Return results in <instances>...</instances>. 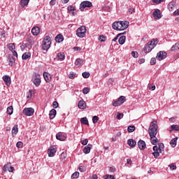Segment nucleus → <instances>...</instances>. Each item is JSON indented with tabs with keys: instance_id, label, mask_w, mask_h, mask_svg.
<instances>
[{
	"instance_id": "2f4dec72",
	"label": "nucleus",
	"mask_w": 179,
	"mask_h": 179,
	"mask_svg": "<svg viewBox=\"0 0 179 179\" xmlns=\"http://www.w3.org/2000/svg\"><path fill=\"white\" fill-rule=\"evenodd\" d=\"M30 0H21L20 4L22 8H24V6H27L29 5V2Z\"/></svg>"
},
{
	"instance_id": "864d4df0",
	"label": "nucleus",
	"mask_w": 179,
	"mask_h": 179,
	"mask_svg": "<svg viewBox=\"0 0 179 179\" xmlns=\"http://www.w3.org/2000/svg\"><path fill=\"white\" fill-rule=\"evenodd\" d=\"M97 121H99V117H97L96 115L92 117V122H93V124H96Z\"/></svg>"
},
{
	"instance_id": "473e14b6",
	"label": "nucleus",
	"mask_w": 179,
	"mask_h": 179,
	"mask_svg": "<svg viewBox=\"0 0 179 179\" xmlns=\"http://www.w3.org/2000/svg\"><path fill=\"white\" fill-rule=\"evenodd\" d=\"M150 141L152 145H157V143H159V139H157L156 136H155V137H153L152 138H150Z\"/></svg>"
},
{
	"instance_id": "7ed1b4c3",
	"label": "nucleus",
	"mask_w": 179,
	"mask_h": 179,
	"mask_svg": "<svg viewBox=\"0 0 179 179\" xmlns=\"http://www.w3.org/2000/svg\"><path fill=\"white\" fill-rule=\"evenodd\" d=\"M51 47V38L50 36H45L43 41V50L47 51Z\"/></svg>"
},
{
	"instance_id": "412c9836",
	"label": "nucleus",
	"mask_w": 179,
	"mask_h": 179,
	"mask_svg": "<svg viewBox=\"0 0 179 179\" xmlns=\"http://www.w3.org/2000/svg\"><path fill=\"white\" fill-rule=\"evenodd\" d=\"M56 138L58 141H65L66 139V137L64 136L62 133H58L56 135Z\"/></svg>"
},
{
	"instance_id": "423d86ee",
	"label": "nucleus",
	"mask_w": 179,
	"mask_h": 179,
	"mask_svg": "<svg viewBox=\"0 0 179 179\" xmlns=\"http://www.w3.org/2000/svg\"><path fill=\"white\" fill-rule=\"evenodd\" d=\"M23 114L28 117H31V115H33L34 114V109L33 108H25L23 111Z\"/></svg>"
},
{
	"instance_id": "e433bc0d",
	"label": "nucleus",
	"mask_w": 179,
	"mask_h": 179,
	"mask_svg": "<svg viewBox=\"0 0 179 179\" xmlns=\"http://www.w3.org/2000/svg\"><path fill=\"white\" fill-rule=\"evenodd\" d=\"M178 50H179V43H176L171 48V51H178Z\"/></svg>"
},
{
	"instance_id": "dca6fc26",
	"label": "nucleus",
	"mask_w": 179,
	"mask_h": 179,
	"mask_svg": "<svg viewBox=\"0 0 179 179\" xmlns=\"http://www.w3.org/2000/svg\"><path fill=\"white\" fill-rule=\"evenodd\" d=\"M3 80L5 82L6 86L10 85L11 80H10V77H9V76H3Z\"/></svg>"
},
{
	"instance_id": "3c124183",
	"label": "nucleus",
	"mask_w": 179,
	"mask_h": 179,
	"mask_svg": "<svg viewBox=\"0 0 179 179\" xmlns=\"http://www.w3.org/2000/svg\"><path fill=\"white\" fill-rule=\"evenodd\" d=\"M89 92H90V89H89V87H85L83 90V94H87V93H89Z\"/></svg>"
},
{
	"instance_id": "0eeeda50",
	"label": "nucleus",
	"mask_w": 179,
	"mask_h": 179,
	"mask_svg": "<svg viewBox=\"0 0 179 179\" xmlns=\"http://www.w3.org/2000/svg\"><path fill=\"white\" fill-rule=\"evenodd\" d=\"M157 59L159 61H162V59H165V58H167V53L164 51H160L157 54L156 57Z\"/></svg>"
},
{
	"instance_id": "e2e57ef3",
	"label": "nucleus",
	"mask_w": 179,
	"mask_h": 179,
	"mask_svg": "<svg viewBox=\"0 0 179 179\" xmlns=\"http://www.w3.org/2000/svg\"><path fill=\"white\" fill-rule=\"evenodd\" d=\"M156 64V58L152 57L150 60V65H155Z\"/></svg>"
},
{
	"instance_id": "f03ea898",
	"label": "nucleus",
	"mask_w": 179,
	"mask_h": 179,
	"mask_svg": "<svg viewBox=\"0 0 179 179\" xmlns=\"http://www.w3.org/2000/svg\"><path fill=\"white\" fill-rule=\"evenodd\" d=\"M163 149H164V144L162 143L159 144V147L157 145L153 147L154 152L152 155L155 159H157V157L160 156V153H162V150H163Z\"/></svg>"
},
{
	"instance_id": "cd10ccee",
	"label": "nucleus",
	"mask_w": 179,
	"mask_h": 179,
	"mask_svg": "<svg viewBox=\"0 0 179 179\" xmlns=\"http://www.w3.org/2000/svg\"><path fill=\"white\" fill-rule=\"evenodd\" d=\"M126 39H127V37L125 36H120L119 40H118L119 44L122 45V44H124L125 43Z\"/></svg>"
},
{
	"instance_id": "09e8293b",
	"label": "nucleus",
	"mask_w": 179,
	"mask_h": 179,
	"mask_svg": "<svg viewBox=\"0 0 179 179\" xmlns=\"http://www.w3.org/2000/svg\"><path fill=\"white\" fill-rule=\"evenodd\" d=\"M112 27L114 30H118V22H113Z\"/></svg>"
},
{
	"instance_id": "c9c22d12",
	"label": "nucleus",
	"mask_w": 179,
	"mask_h": 179,
	"mask_svg": "<svg viewBox=\"0 0 179 179\" xmlns=\"http://www.w3.org/2000/svg\"><path fill=\"white\" fill-rule=\"evenodd\" d=\"M27 43L29 44L30 45V48H31V45H33V44H34V40L33 39L32 37H28L27 39Z\"/></svg>"
},
{
	"instance_id": "f3484780",
	"label": "nucleus",
	"mask_w": 179,
	"mask_h": 179,
	"mask_svg": "<svg viewBox=\"0 0 179 179\" xmlns=\"http://www.w3.org/2000/svg\"><path fill=\"white\" fill-rule=\"evenodd\" d=\"M127 145H129L130 148H135V146H136V141H135L134 139H129L127 141Z\"/></svg>"
},
{
	"instance_id": "f8f14e48",
	"label": "nucleus",
	"mask_w": 179,
	"mask_h": 179,
	"mask_svg": "<svg viewBox=\"0 0 179 179\" xmlns=\"http://www.w3.org/2000/svg\"><path fill=\"white\" fill-rule=\"evenodd\" d=\"M138 146L141 150H145L146 149V143L143 140H140L138 142Z\"/></svg>"
},
{
	"instance_id": "4468645a",
	"label": "nucleus",
	"mask_w": 179,
	"mask_h": 179,
	"mask_svg": "<svg viewBox=\"0 0 179 179\" xmlns=\"http://www.w3.org/2000/svg\"><path fill=\"white\" fill-rule=\"evenodd\" d=\"M43 78L48 83H50L52 78H51V74L48 73V72H44L43 73Z\"/></svg>"
},
{
	"instance_id": "6e6d98bb",
	"label": "nucleus",
	"mask_w": 179,
	"mask_h": 179,
	"mask_svg": "<svg viewBox=\"0 0 179 179\" xmlns=\"http://www.w3.org/2000/svg\"><path fill=\"white\" fill-rule=\"evenodd\" d=\"M33 96V90H30L27 94V99H31V96Z\"/></svg>"
},
{
	"instance_id": "a211bd4d",
	"label": "nucleus",
	"mask_w": 179,
	"mask_h": 179,
	"mask_svg": "<svg viewBox=\"0 0 179 179\" xmlns=\"http://www.w3.org/2000/svg\"><path fill=\"white\" fill-rule=\"evenodd\" d=\"M55 40L56 43H62L64 41V36L62 34H58L55 38Z\"/></svg>"
},
{
	"instance_id": "4c0bfd02",
	"label": "nucleus",
	"mask_w": 179,
	"mask_h": 179,
	"mask_svg": "<svg viewBox=\"0 0 179 179\" xmlns=\"http://www.w3.org/2000/svg\"><path fill=\"white\" fill-rule=\"evenodd\" d=\"M7 114H8V115L13 114V106H8L7 108Z\"/></svg>"
},
{
	"instance_id": "774afa93",
	"label": "nucleus",
	"mask_w": 179,
	"mask_h": 179,
	"mask_svg": "<svg viewBox=\"0 0 179 179\" xmlns=\"http://www.w3.org/2000/svg\"><path fill=\"white\" fill-rule=\"evenodd\" d=\"M173 15L175 16H179V9L174 11Z\"/></svg>"
},
{
	"instance_id": "a878e982",
	"label": "nucleus",
	"mask_w": 179,
	"mask_h": 179,
	"mask_svg": "<svg viewBox=\"0 0 179 179\" xmlns=\"http://www.w3.org/2000/svg\"><path fill=\"white\" fill-rule=\"evenodd\" d=\"M12 134L13 135H17V132H19V129L17 128V124H15L14 127L12 129Z\"/></svg>"
},
{
	"instance_id": "f704fd0d",
	"label": "nucleus",
	"mask_w": 179,
	"mask_h": 179,
	"mask_svg": "<svg viewBox=\"0 0 179 179\" xmlns=\"http://www.w3.org/2000/svg\"><path fill=\"white\" fill-rule=\"evenodd\" d=\"M81 124L84 125H89V120H87V117H83L80 119Z\"/></svg>"
},
{
	"instance_id": "5fc2aeb1",
	"label": "nucleus",
	"mask_w": 179,
	"mask_h": 179,
	"mask_svg": "<svg viewBox=\"0 0 179 179\" xmlns=\"http://www.w3.org/2000/svg\"><path fill=\"white\" fill-rule=\"evenodd\" d=\"M118 100L120 101L122 104H123V103L125 101V96H121L118 98Z\"/></svg>"
},
{
	"instance_id": "69168bd1",
	"label": "nucleus",
	"mask_w": 179,
	"mask_h": 179,
	"mask_svg": "<svg viewBox=\"0 0 179 179\" xmlns=\"http://www.w3.org/2000/svg\"><path fill=\"white\" fill-rule=\"evenodd\" d=\"M131 55H132V57H134V58H138V52H135V51L131 52Z\"/></svg>"
},
{
	"instance_id": "39448f33",
	"label": "nucleus",
	"mask_w": 179,
	"mask_h": 179,
	"mask_svg": "<svg viewBox=\"0 0 179 179\" xmlns=\"http://www.w3.org/2000/svg\"><path fill=\"white\" fill-rule=\"evenodd\" d=\"M92 6H93V4L92 3V2L89 1H85L80 4V10L82 12H83L85 8H92Z\"/></svg>"
},
{
	"instance_id": "b1692460",
	"label": "nucleus",
	"mask_w": 179,
	"mask_h": 179,
	"mask_svg": "<svg viewBox=\"0 0 179 179\" xmlns=\"http://www.w3.org/2000/svg\"><path fill=\"white\" fill-rule=\"evenodd\" d=\"M75 65L76 66H82V65H83V59H77L75 62Z\"/></svg>"
},
{
	"instance_id": "de8ad7c7",
	"label": "nucleus",
	"mask_w": 179,
	"mask_h": 179,
	"mask_svg": "<svg viewBox=\"0 0 179 179\" xmlns=\"http://www.w3.org/2000/svg\"><path fill=\"white\" fill-rule=\"evenodd\" d=\"M83 77L85 78V79H87L90 76V73L89 72H84L83 73Z\"/></svg>"
},
{
	"instance_id": "bf43d9fd",
	"label": "nucleus",
	"mask_w": 179,
	"mask_h": 179,
	"mask_svg": "<svg viewBox=\"0 0 179 179\" xmlns=\"http://www.w3.org/2000/svg\"><path fill=\"white\" fill-rule=\"evenodd\" d=\"M104 179H115V178L113 175H106Z\"/></svg>"
},
{
	"instance_id": "5701e85b",
	"label": "nucleus",
	"mask_w": 179,
	"mask_h": 179,
	"mask_svg": "<svg viewBox=\"0 0 179 179\" xmlns=\"http://www.w3.org/2000/svg\"><path fill=\"white\" fill-rule=\"evenodd\" d=\"M91 149H92V145H88L84 148L83 152L85 155H89V153H90Z\"/></svg>"
},
{
	"instance_id": "338daca9",
	"label": "nucleus",
	"mask_w": 179,
	"mask_h": 179,
	"mask_svg": "<svg viewBox=\"0 0 179 179\" xmlns=\"http://www.w3.org/2000/svg\"><path fill=\"white\" fill-rule=\"evenodd\" d=\"M52 106L54 108H58V106H59L58 102L54 101L52 103Z\"/></svg>"
},
{
	"instance_id": "8fccbe9b",
	"label": "nucleus",
	"mask_w": 179,
	"mask_h": 179,
	"mask_svg": "<svg viewBox=\"0 0 179 179\" xmlns=\"http://www.w3.org/2000/svg\"><path fill=\"white\" fill-rule=\"evenodd\" d=\"M117 30H122V21L117 22Z\"/></svg>"
},
{
	"instance_id": "9d476101",
	"label": "nucleus",
	"mask_w": 179,
	"mask_h": 179,
	"mask_svg": "<svg viewBox=\"0 0 179 179\" xmlns=\"http://www.w3.org/2000/svg\"><path fill=\"white\" fill-rule=\"evenodd\" d=\"M55 153H57V150L55 148H54L53 147H50L48 150V154L49 157H54V156H55Z\"/></svg>"
},
{
	"instance_id": "4d7b16f0",
	"label": "nucleus",
	"mask_w": 179,
	"mask_h": 179,
	"mask_svg": "<svg viewBox=\"0 0 179 179\" xmlns=\"http://www.w3.org/2000/svg\"><path fill=\"white\" fill-rule=\"evenodd\" d=\"M169 167L171 170H177V166L174 164H171Z\"/></svg>"
},
{
	"instance_id": "6e6552de",
	"label": "nucleus",
	"mask_w": 179,
	"mask_h": 179,
	"mask_svg": "<svg viewBox=\"0 0 179 179\" xmlns=\"http://www.w3.org/2000/svg\"><path fill=\"white\" fill-rule=\"evenodd\" d=\"M33 83L35 85V86H36V87H38V86H40V84L41 83V77L40 76V74L35 75Z\"/></svg>"
},
{
	"instance_id": "c03bdc74",
	"label": "nucleus",
	"mask_w": 179,
	"mask_h": 179,
	"mask_svg": "<svg viewBox=\"0 0 179 179\" xmlns=\"http://www.w3.org/2000/svg\"><path fill=\"white\" fill-rule=\"evenodd\" d=\"M127 131L129 133L134 132V131H135V126H129L127 128Z\"/></svg>"
},
{
	"instance_id": "603ef678",
	"label": "nucleus",
	"mask_w": 179,
	"mask_h": 179,
	"mask_svg": "<svg viewBox=\"0 0 179 179\" xmlns=\"http://www.w3.org/2000/svg\"><path fill=\"white\" fill-rule=\"evenodd\" d=\"M16 146L18 148V149H20L23 148V143L22 141H18L16 144Z\"/></svg>"
},
{
	"instance_id": "6ab92c4d",
	"label": "nucleus",
	"mask_w": 179,
	"mask_h": 179,
	"mask_svg": "<svg viewBox=\"0 0 179 179\" xmlns=\"http://www.w3.org/2000/svg\"><path fill=\"white\" fill-rule=\"evenodd\" d=\"M55 115H57V110L55 109H52L49 113L50 119L54 120Z\"/></svg>"
},
{
	"instance_id": "9b49d317",
	"label": "nucleus",
	"mask_w": 179,
	"mask_h": 179,
	"mask_svg": "<svg viewBox=\"0 0 179 179\" xmlns=\"http://www.w3.org/2000/svg\"><path fill=\"white\" fill-rule=\"evenodd\" d=\"M159 43V41H157V39H153L151 41H149L148 43V44L150 46V48H151V50H153V48H155V47H156V45H157V43Z\"/></svg>"
},
{
	"instance_id": "393cba45",
	"label": "nucleus",
	"mask_w": 179,
	"mask_h": 179,
	"mask_svg": "<svg viewBox=\"0 0 179 179\" xmlns=\"http://www.w3.org/2000/svg\"><path fill=\"white\" fill-rule=\"evenodd\" d=\"M176 5V3L174 1H171L168 5V9L170 10V12H173L174 10V6Z\"/></svg>"
},
{
	"instance_id": "1a4fd4ad",
	"label": "nucleus",
	"mask_w": 179,
	"mask_h": 179,
	"mask_svg": "<svg viewBox=\"0 0 179 179\" xmlns=\"http://www.w3.org/2000/svg\"><path fill=\"white\" fill-rule=\"evenodd\" d=\"M153 17L155 19L157 20H159V19H162V13L160 12V10L156 9L153 13H152Z\"/></svg>"
},
{
	"instance_id": "ddd939ff",
	"label": "nucleus",
	"mask_w": 179,
	"mask_h": 179,
	"mask_svg": "<svg viewBox=\"0 0 179 179\" xmlns=\"http://www.w3.org/2000/svg\"><path fill=\"white\" fill-rule=\"evenodd\" d=\"M86 106V102L83 99L79 101L78 108H80V110H85Z\"/></svg>"
},
{
	"instance_id": "49530a36",
	"label": "nucleus",
	"mask_w": 179,
	"mask_h": 179,
	"mask_svg": "<svg viewBox=\"0 0 179 179\" xmlns=\"http://www.w3.org/2000/svg\"><path fill=\"white\" fill-rule=\"evenodd\" d=\"M79 178V172L76 171L71 175V178Z\"/></svg>"
},
{
	"instance_id": "58836bf2",
	"label": "nucleus",
	"mask_w": 179,
	"mask_h": 179,
	"mask_svg": "<svg viewBox=\"0 0 179 179\" xmlns=\"http://www.w3.org/2000/svg\"><path fill=\"white\" fill-rule=\"evenodd\" d=\"M8 50H10V51H15V48H16V47L15 46V43L8 44Z\"/></svg>"
},
{
	"instance_id": "20e7f679",
	"label": "nucleus",
	"mask_w": 179,
	"mask_h": 179,
	"mask_svg": "<svg viewBox=\"0 0 179 179\" xmlns=\"http://www.w3.org/2000/svg\"><path fill=\"white\" fill-rule=\"evenodd\" d=\"M86 27L81 26L76 30V36H78L80 38H83L86 36Z\"/></svg>"
},
{
	"instance_id": "ea45409f",
	"label": "nucleus",
	"mask_w": 179,
	"mask_h": 179,
	"mask_svg": "<svg viewBox=\"0 0 179 179\" xmlns=\"http://www.w3.org/2000/svg\"><path fill=\"white\" fill-rule=\"evenodd\" d=\"M65 159H66V154L65 152H62L60 155V159L63 163H65Z\"/></svg>"
},
{
	"instance_id": "37998d69",
	"label": "nucleus",
	"mask_w": 179,
	"mask_h": 179,
	"mask_svg": "<svg viewBox=\"0 0 179 179\" xmlns=\"http://www.w3.org/2000/svg\"><path fill=\"white\" fill-rule=\"evenodd\" d=\"M171 128L173 131H179V125L178 124H172Z\"/></svg>"
},
{
	"instance_id": "72a5a7b5",
	"label": "nucleus",
	"mask_w": 179,
	"mask_h": 179,
	"mask_svg": "<svg viewBox=\"0 0 179 179\" xmlns=\"http://www.w3.org/2000/svg\"><path fill=\"white\" fill-rule=\"evenodd\" d=\"M10 166H12L11 163H7L6 165L3 166V171H9Z\"/></svg>"
},
{
	"instance_id": "f257e3e1",
	"label": "nucleus",
	"mask_w": 179,
	"mask_h": 179,
	"mask_svg": "<svg viewBox=\"0 0 179 179\" xmlns=\"http://www.w3.org/2000/svg\"><path fill=\"white\" fill-rule=\"evenodd\" d=\"M157 120L151 122L148 129V134L151 139L157 135Z\"/></svg>"
},
{
	"instance_id": "a18cd8bd",
	"label": "nucleus",
	"mask_w": 179,
	"mask_h": 179,
	"mask_svg": "<svg viewBox=\"0 0 179 179\" xmlns=\"http://www.w3.org/2000/svg\"><path fill=\"white\" fill-rule=\"evenodd\" d=\"M80 142L82 145H83L84 146H86V145H87V143H89V140H87V138L81 139Z\"/></svg>"
},
{
	"instance_id": "c756f323",
	"label": "nucleus",
	"mask_w": 179,
	"mask_h": 179,
	"mask_svg": "<svg viewBox=\"0 0 179 179\" xmlns=\"http://www.w3.org/2000/svg\"><path fill=\"white\" fill-rule=\"evenodd\" d=\"M69 12L71 13L73 16H75V10H76V9H75V7L72 6H69L67 8Z\"/></svg>"
},
{
	"instance_id": "c85d7f7f",
	"label": "nucleus",
	"mask_w": 179,
	"mask_h": 179,
	"mask_svg": "<svg viewBox=\"0 0 179 179\" xmlns=\"http://www.w3.org/2000/svg\"><path fill=\"white\" fill-rule=\"evenodd\" d=\"M31 57V52H25L22 55V59H29Z\"/></svg>"
},
{
	"instance_id": "bb28decb",
	"label": "nucleus",
	"mask_w": 179,
	"mask_h": 179,
	"mask_svg": "<svg viewBox=\"0 0 179 179\" xmlns=\"http://www.w3.org/2000/svg\"><path fill=\"white\" fill-rule=\"evenodd\" d=\"M8 61H9L10 66H13V65H15V62H16V59L13 57H9Z\"/></svg>"
},
{
	"instance_id": "2eb2a0df",
	"label": "nucleus",
	"mask_w": 179,
	"mask_h": 179,
	"mask_svg": "<svg viewBox=\"0 0 179 179\" xmlns=\"http://www.w3.org/2000/svg\"><path fill=\"white\" fill-rule=\"evenodd\" d=\"M31 33L34 36H38L40 34V27H34L31 29Z\"/></svg>"
},
{
	"instance_id": "680f3d73",
	"label": "nucleus",
	"mask_w": 179,
	"mask_h": 179,
	"mask_svg": "<svg viewBox=\"0 0 179 179\" xmlns=\"http://www.w3.org/2000/svg\"><path fill=\"white\" fill-rule=\"evenodd\" d=\"M79 171H81V173H83L86 171V167H85V166H81L79 167Z\"/></svg>"
},
{
	"instance_id": "052dcab7",
	"label": "nucleus",
	"mask_w": 179,
	"mask_h": 179,
	"mask_svg": "<svg viewBox=\"0 0 179 179\" xmlns=\"http://www.w3.org/2000/svg\"><path fill=\"white\" fill-rule=\"evenodd\" d=\"M69 79H75L76 76H75V74L73 73V72H71V73H69Z\"/></svg>"
},
{
	"instance_id": "4be33fe9",
	"label": "nucleus",
	"mask_w": 179,
	"mask_h": 179,
	"mask_svg": "<svg viewBox=\"0 0 179 179\" xmlns=\"http://www.w3.org/2000/svg\"><path fill=\"white\" fill-rule=\"evenodd\" d=\"M129 26V22L122 21V30H125L126 29H128Z\"/></svg>"
},
{
	"instance_id": "79ce46f5",
	"label": "nucleus",
	"mask_w": 179,
	"mask_h": 179,
	"mask_svg": "<svg viewBox=\"0 0 179 179\" xmlns=\"http://www.w3.org/2000/svg\"><path fill=\"white\" fill-rule=\"evenodd\" d=\"M121 104H122V103H121V101L119 99H117V101H115L113 103V106L114 107H118V106H121Z\"/></svg>"
},
{
	"instance_id": "7c9ffc66",
	"label": "nucleus",
	"mask_w": 179,
	"mask_h": 179,
	"mask_svg": "<svg viewBox=\"0 0 179 179\" xmlns=\"http://www.w3.org/2000/svg\"><path fill=\"white\" fill-rule=\"evenodd\" d=\"M150 51H152V49H151L150 46L148 45V43H147V45H145V46L144 48V52L145 54H148V52H150Z\"/></svg>"
},
{
	"instance_id": "aec40b11",
	"label": "nucleus",
	"mask_w": 179,
	"mask_h": 179,
	"mask_svg": "<svg viewBox=\"0 0 179 179\" xmlns=\"http://www.w3.org/2000/svg\"><path fill=\"white\" fill-rule=\"evenodd\" d=\"M177 141H178V137H175L170 141V145L172 148L177 146Z\"/></svg>"
},
{
	"instance_id": "0e129e2a",
	"label": "nucleus",
	"mask_w": 179,
	"mask_h": 179,
	"mask_svg": "<svg viewBox=\"0 0 179 179\" xmlns=\"http://www.w3.org/2000/svg\"><path fill=\"white\" fill-rule=\"evenodd\" d=\"M99 41H101V43H103V41H104L106 40V36L101 35L99 36Z\"/></svg>"
},
{
	"instance_id": "13d9d810",
	"label": "nucleus",
	"mask_w": 179,
	"mask_h": 179,
	"mask_svg": "<svg viewBox=\"0 0 179 179\" xmlns=\"http://www.w3.org/2000/svg\"><path fill=\"white\" fill-rule=\"evenodd\" d=\"M122 117H124V114L120 113H117V115L116 116V118L117 120H121V118H122Z\"/></svg>"
},
{
	"instance_id": "a19ab883",
	"label": "nucleus",
	"mask_w": 179,
	"mask_h": 179,
	"mask_svg": "<svg viewBox=\"0 0 179 179\" xmlns=\"http://www.w3.org/2000/svg\"><path fill=\"white\" fill-rule=\"evenodd\" d=\"M57 58L59 59H65V54L64 52H59L57 54Z\"/></svg>"
}]
</instances>
